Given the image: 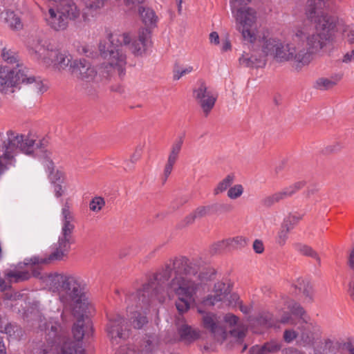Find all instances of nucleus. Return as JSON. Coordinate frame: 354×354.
Here are the masks:
<instances>
[{"instance_id":"f257e3e1","label":"nucleus","mask_w":354,"mask_h":354,"mask_svg":"<svg viewBox=\"0 0 354 354\" xmlns=\"http://www.w3.org/2000/svg\"><path fill=\"white\" fill-rule=\"evenodd\" d=\"M216 271L212 268L201 270L200 261L185 256L170 259L165 267L152 275L150 283L145 286L147 291L149 286L154 292L147 299H143L146 304L153 298L165 301L167 295L174 293L177 296L176 307L180 314L189 310L191 302L194 301L201 285L215 278Z\"/></svg>"},{"instance_id":"f03ea898","label":"nucleus","mask_w":354,"mask_h":354,"mask_svg":"<svg viewBox=\"0 0 354 354\" xmlns=\"http://www.w3.org/2000/svg\"><path fill=\"white\" fill-rule=\"evenodd\" d=\"M131 38L127 33H110L108 35V41H101L99 44V50L102 57L108 62L104 64V67H109L117 71L122 77L125 75L127 56L124 52V47L129 45Z\"/></svg>"},{"instance_id":"7ed1b4c3","label":"nucleus","mask_w":354,"mask_h":354,"mask_svg":"<svg viewBox=\"0 0 354 354\" xmlns=\"http://www.w3.org/2000/svg\"><path fill=\"white\" fill-rule=\"evenodd\" d=\"M60 324L50 322L46 330V341L35 344L32 354H84V350L71 342H66L65 335L58 334Z\"/></svg>"},{"instance_id":"20e7f679","label":"nucleus","mask_w":354,"mask_h":354,"mask_svg":"<svg viewBox=\"0 0 354 354\" xmlns=\"http://www.w3.org/2000/svg\"><path fill=\"white\" fill-rule=\"evenodd\" d=\"M52 283L59 292L60 301L65 306L81 307L86 300V283L84 280L75 274H59L52 277Z\"/></svg>"},{"instance_id":"39448f33","label":"nucleus","mask_w":354,"mask_h":354,"mask_svg":"<svg viewBox=\"0 0 354 354\" xmlns=\"http://www.w3.org/2000/svg\"><path fill=\"white\" fill-rule=\"evenodd\" d=\"M152 276L150 277L147 283L143 284L142 287L135 292L127 295L125 302L127 304V310L130 312L129 322L136 329H142L144 326L148 323V319L146 313H141L138 310L133 311V307L137 309L147 310L149 306L156 301L162 303L156 298L151 299L149 304H145L143 299H147L150 295L153 293L154 288L149 286L147 291L144 290L145 286L150 283Z\"/></svg>"},{"instance_id":"423d86ee","label":"nucleus","mask_w":354,"mask_h":354,"mask_svg":"<svg viewBox=\"0 0 354 354\" xmlns=\"http://www.w3.org/2000/svg\"><path fill=\"white\" fill-rule=\"evenodd\" d=\"M7 135L8 139L6 141H4L3 146L4 153L0 156V166H3L5 163L10 161L17 150L30 155L35 148H44L47 143L43 139L35 144V140L24 135H19L12 131H8Z\"/></svg>"},{"instance_id":"0eeeda50","label":"nucleus","mask_w":354,"mask_h":354,"mask_svg":"<svg viewBox=\"0 0 354 354\" xmlns=\"http://www.w3.org/2000/svg\"><path fill=\"white\" fill-rule=\"evenodd\" d=\"M250 1L251 0H230V6L232 12L239 24L238 30L241 32L245 40L252 43L256 37L252 28L255 24L257 17L254 9L245 8Z\"/></svg>"},{"instance_id":"6e6552de","label":"nucleus","mask_w":354,"mask_h":354,"mask_svg":"<svg viewBox=\"0 0 354 354\" xmlns=\"http://www.w3.org/2000/svg\"><path fill=\"white\" fill-rule=\"evenodd\" d=\"M74 242L73 237L64 236L61 234L58 241L54 245L55 250L48 257H40L33 256L30 258H26L24 262L18 263L19 268H22V264L26 266H35L41 264H48L53 261H60L66 257L70 250L71 245Z\"/></svg>"},{"instance_id":"1a4fd4ad","label":"nucleus","mask_w":354,"mask_h":354,"mask_svg":"<svg viewBox=\"0 0 354 354\" xmlns=\"http://www.w3.org/2000/svg\"><path fill=\"white\" fill-rule=\"evenodd\" d=\"M329 35L317 30L315 32L307 35L304 31L298 30L295 33V39H294L304 41L306 46L315 54L333 41Z\"/></svg>"},{"instance_id":"9d476101","label":"nucleus","mask_w":354,"mask_h":354,"mask_svg":"<svg viewBox=\"0 0 354 354\" xmlns=\"http://www.w3.org/2000/svg\"><path fill=\"white\" fill-rule=\"evenodd\" d=\"M107 324L106 331L111 340L117 342V339H124L129 337V330L125 326V319L118 313H106Z\"/></svg>"},{"instance_id":"9b49d317","label":"nucleus","mask_w":354,"mask_h":354,"mask_svg":"<svg viewBox=\"0 0 354 354\" xmlns=\"http://www.w3.org/2000/svg\"><path fill=\"white\" fill-rule=\"evenodd\" d=\"M72 333L74 337L75 341H72L68 337L67 333L62 329L60 326V330H59L58 334H63L65 335L66 342H71L75 343V344L80 346L83 350H84L82 346L81 341L84 338V336L88 337H91L93 334V326L92 322L89 319L86 317V321L84 320V316L83 314L80 315L77 318L76 322L73 324L72 328ZM85 353V351H84Z\"/></svg>"},{"instance_id":"f8f14e48","label":"nucleus","mask_w":354,"mask_h":354,"mask_svg":"<svg viewBox=\"0 0 354 354\" xmlns=\"http://www.w3.org/2000/svg\"><path fill=\"white\" fill-rule=\"evenodd\" d=\"M193 95L205 115L207 116L215 105L217 96L208 89L203 80L198 81V87L193 91Z\"/></svg>"},{"instance_id":"ddd939ff","label":"nucleus","mask_w":354,"mask_h":354,"mask_svg":"<svg viewBox=\"0 0 354 354\" xmlns=\"http://www.w3.org/2000/svg\"><path fill=\"white\" fill-rule=\"evenodd\" d=\"M298 328L299 342L304 346H314L321 339V328L316 322H302Z\"/></svg>"},{"instance_id":"4468645a","label":"nucleus","mask_w":354,"mask_h":354,"mask_svg":"<svg viewBox=\"0 0 354 354\" xmlns=\"http://www.w3.org/2000/svg\"><path fill=\"white\" fill-rule=\"evenodd\" d=\"M306 184V183L304 180L295 182L288 187L283 188L281 191L265 197L262 200L261 203L263 206L270 207L274 203L292 196L297 192L304 187Z\"/></svg>"},{"instance_id":"2eb2a0df","label":"nucleus","mask_w":354,"mask_h":354,"mask_svg":"<svg viewBox=\"0 0 354 354\" xmlns=\"http://www.w3.org/2000/svg\"><path fill=\"white\" fill-rule=\"evenodd\" d=\"M71 73L77 78L86 82H93L97 75L95 67L85 59H75L70 65Z\"/></svg>"},{"instance_id":"dca6fc26","label":"nucleus","mask_w":354,"mask_h":354,"mask_svg":"<svg viewBox=\"0 0 354 354\" xmlns=\"http://www.w3.org/2000/svg\"><path fill=\"white\" fill-rule=\"evenodd\" d=\"M203 325L209 330L216 341L223 343L227 337L226 330L218 326L216 322V315L214 313H205L203 317Z\"/></svg>"},{"instance_id":"f3484780","label":"nucleus","mask_w":354,"mask_h":354,"mask_svg":"<svg viewBox=\"0 0 354 354\" xmlns=\"http://www.w3.org/2000/svg\"><path fill=\"white\" fill-rule=\"evenodd\" d=\"M151 30L149 28L140 30L138 39H134L130 46L132 53L136 56L142 55L151 45Z\"/></svg>"},{"instance_id":"a211bd4d","label":"nucleus","mask_w":354,"mask_h":354,"mask_svg":"<svg viewBox=\"0 0 354 354\" xmlns=\"http://www.w3.org/2000/svg\"><path fill=\"white\" fill-rule=\"evenodd\" d=\"M45 20L48 26L55 31L65 30L69 24L66 17H64L59 8L57 10L50 8L46 15Z\"/></svg>"},{"instance_id":"6ab92c4d","label":"nucleus","mask_w":354,"mask_h":354,"mask_svg":"<svg viewBox=\"0 0 354 354\" xmlns=\"http://www.w3.org/2000/svg\"><path fill=\"white\" fill-rule=\"evenodd\" d=\"M231 289L229 284L223 281H218L214 284V295H208L204 300L205 305L214 306L218 301H223L230 293Z\"/></svg>"},{"instance_id":"aec40b11","label":"nucleus","mask_w":354,"mask_h":354,"mask_svg":"<svg viewBox=\"0 0 354 354\" xmlns=\"http://www.w3.org/2000/svg\"><path fill=\"white\" fill-rule=\"evenodd\" d=\"M62 232L61 234L64 236L73 237V233L75 230V225L73 223L75 218L73 214L71 211V207L68 202H66L62 209Z\"/></svg>"},{"instance_id":"412c9836","label":"nucleus","mask_w":354,"mask_h":354,"mask_svg":"<svg viewBox=\"0 0 354 354\" xmlns=\"http://www.w3.org/2000/svg\"><path fill=\"white\" fill-rule=\"evenodd\" d=\"M292 50L293 51L292 60L298 64L303 66L307 65L313 59L314 53L306 46L304 41L292 47Z\"/></svg>"},{"instance_id":"4be33fe9","label":"nucleus","mask_w":354,"mask_h":354,"mask_svg":"<svg viewBox=\"0 0 354 354\" xmlns=\"http://www.w3.org/2000/svg\"><path fill=\"white\" fill-rule=\"evenodd\" d=\"M48 62L46 64H53L59 69H64L67 66L70 67L72 61V57L67 52H62L59 50H53L50 52V57Z\"/></svg>"},{"instance_id":"5701e85b","label":"nucleus","mask_w":354,"mask_h":354,"mask_svg":"<svg viewBox=\"0 0 354 354\" xmlns=\"http://www.w3.org/2000/svg\"><path fill=\"white\" fill-rule=\"evenodd\" d=\"M58 8L68 21H76L82 15L81 9L72 0L63 1Z\"/></svg>"},{"instance_id":"b1692460","label":"nucleus","mask_w":354,"mask_h":354,"mask_svg":"<svg viewBox=\"0 0 354 354\" xmlns=\"http://www.w3.org/2000/svg\"><path fill=\"white\" fill-rule=\"evenodd\" d=\"M5 22L12 30H21L24 28L22 13L11 10H6L1 14Z\"/></svg>"},{"instance_id":"393cba45","label":"nucleus","mask_w":354,"mask_h":354,"mask_svg":"<svg viewBox=\"0 0 354 354\" xmlns=\"http://www.w3.org/2000/svg\"><path fill=\"white\" fill-rule=\"evenodd\" d=\"M50 153L45 151L44 154V163L48 171V178L52 183H63L64 174L62 172L57 170L55 171V165L53 160L50 158Z\"/></svg>"},{"instance_id":"a878e982","label":"nucleus","mask_w":354,"mask_h":354,"mask_svg":"<svg viewBox=\"0 0 354 354\" xmlns=\"http://www.w3.org/2000/svg\"><path fill=\"white\" fill-rule=\"evenodd\" d=\"M180 340L190 344L200 337V332L187 324H183L178 328Z\"/></svg>"},{"instance_id":"bb28decb","label":"nucleus","mask_w":354,"mask_h":354,"mask_svg":"<svg viewBox=\"0 0 354 354\" xmlns=\"http://www.w3.org/2000/svg\"><path fill=\"white\" fill-rule=\"evenodd\" d=\"M296 289L303 294L305 300L312 303L314 300V289L310 282L305 279L299 278L295 285Z\"/></svg>"},{"instance_id":"cd10ccee","label":"nucleus","mask_w":354,"mask_h":354,"mask_svg":"<svg viewBox=\"0 0 354 354\" xmlns=\"http://www.w3.org/2000/svg\"><path fill=\"white\" fill-rule=\"evenodd\" d=\"M31 50L37 59H41L46 63L49 59L48 57H50V52L53 51V49H49L46 46V42L39 39L32 44Z\"/></svg>"},{"instance_id":"c85d7f7f","label":"nucleus","mask_w":354,"mask_h":354,"mask_svg":"<svg viewBox=\"0 0 354 354\" xmlns=\"http://www.w3.org/2000/svg\"><path fill=\"white\" fill-rule=\"evenodd\" d=\"M294 228V223L290 219H285L281 223L279 231L276 237V242L281 246L285 245L288 238V233Z\"/></svg>"},{"instance_id":"c756f323","label":"nucleus","mask_w":354,"mask_h":354,"mask_svg":"<svg viewBox=\"0 0 354 354\" xmlns=\"http://www.w3.org/2000/svg\"><path fill=\"white\" fill-rule=\"evenodd\" d=\"M139 15L145 26H156L158 17L152 9L148 7L140 6L139 8Z\"/></svg>"},{"instance_id":"7c9ffc66","label":"nucleus","mask_w":354,"mask_h":354,"mask_svg":"<svg viewBox=\"0 0 354 354\" xmlns=\"http://www.w3.org/2000/svg\"><path fill=\"white\" fill-rule=\"evenodd\" d=\"M337 351L336 344L330 339H325L324 342L314 347V354H335Z\"/></svg>"},{"instance_id":"2f4dec72","label":"nucleus","mask_w":354,"mask_h":354,"mask_svg":"<svg viewBox=\"0 0 354 354\" xmlns=\"http://www.w3.org/2000/svg\"><path fill=\"white\" fill-rule=\"evenodd\" d=\"M4 276L11 284L12 282L19 283L28 280L30 274L28 271L7 270L4 272Z\"/></svg>"},{"instance_id":"473e14b6","label":"nucleus","mask_w":354,"mask_h":354,"mask_svg":"<svg viewBox=\"0 0 354 354\" xmlns=\"http://www.w3.org/2000/svg\"><path fill=\"white\" fill-rule=\"evenodd\" d=\"M208 214H212L209 205L200 206L197 207L192 213L187 216L184 222L185 225H190L194 222L197 218H201Z\"/></svg>"},{"instance_id":"72a5a7b5","label":"nucleus","mask_w":354,"mask_h":354,"mask_svg":"<svg viewBox=\"0 0 354 354\" xmlns=\"http://www.w3.org/2000/svg\"><path fill=\"white\" fill-rule=\"evenodd\" d=\"M279 46H280V40L274 38H263L262 51L264 56L272 55L274 57Z\"/></svg>"},{"instance_id":"f704fd0d","label":"nucleus","mask_w":354,"mask_h":354,"mask_svg":"<svg viewBox=\"0 0 354 354\" xmlns=\"http://www.w3.org/2000/svg\"><path fill=\"white\" fill-rule=\"evenodd\" d=\"M14 71L7 66L0 67V87H13Z\"/></svg>"},{"instance_id":"c9c22d12","label":"nucleus","mask_w":354,"mask_h":354,"mask_svg":"<svg viewBox=\"0 0 354 354\" xmlns=\"http://www.w3.org/2000/svg\"><path fill=\"white\" fill-rule=\"evenodd\" d=\"M292 55L293 51L292 50V47L288 44L283 46L280 41V46H279V49H277L274 53V58L279 62H285L292 60Z\"/></svg>"},{"instance_id":"e433bc0d","label":"nucleus","mask_w":354,"mask_h":354,"mask_svg":"<svg viewBox=\"0 0 354 354\" xmlns=\"http://www.w3.org/2000/svg\"><path fill=\"white\" fill-rule=\"evenodd\" d=\"M235 179V176L233 174H230L225 176L221 181H220L214 189V194L218 195L221 193L229 189L230 186L233 184Z\"/></svg>"},{"instance_id":"4c0bfd02","label":"nucleus","mask_w":354,"mask_h":354,"mask_svg":"<svg viewBox=\"0 0 354 354\" xmlns=\"http://www.w3.org/2000/svg\"><path fill=\"white\" fill-rule=\"evenodd\" d=\"M342 78L341 75H337L335 80L321 77L316 81V88L320 90H328L336 85Z\"/></svg>"},{"instance_id":"58836bf2","label":"nucleus","mask_w":354,"mask_h":354,"mask_svg":"<svg viewBox=\"0 0 354 354\" xmlns=\"http://www.w3.org/2000/svg\"><path fill=\"white\" fill-rule=\"evenodd\" d=\"M184 142V136H178L171 145L168 158L176 160L178 158Z\"/></svg>"},{"instance_id":"ea45409f","label":"nucleus","mask_w":354,"mask_h":354,"mask_svg":"<svg viewBox=\"0 0 354 354\" xmlns=\"http://www.w3.org/2000/svg\"><path fill=\"white\" fill-rule=\"evenodd\" d=\"M295 247L297 250L301 254L312 257L320 263V258L319 257L317 253L311 247L300 243L297 244Z\"/></svg>"},{"instance_id":"a19ab883","label":"nucleus","mask_w":354,"mask_h":354,"mask_svg":"<svg viewBox=\"0 0 354 354\" xmlns=\"http://www.w3.org/2000/svg\"><path fill=\"white\" fill-rule=\"evenodd\" d=\"M226 240L228 249L230 250L241 248L245 247L246 245L245 239L241 236H237L233 238L226 239Z\"/></svg>"},{"instance_id":"79ce46f5","label":"nucleus","mask_w":354,"mask_h":354,"mask_svg":"<svg viewBox=\"0 0 354 354\" xmlns=\"http://www.w3.org/2000/svg\"><path fill=\"white\" fill-rule=\"evenodd\" d=\"M211 214L227 213L232 210L233 207L228 203H214L209 205Z\"/></svg>"},{"instance_id":"37998d69","label":"nucleus","mask_w":354,"mask_h":354,"mask_svg":"<svg viewBox=\"0 0 354 354\" xmlns=\"http://www.w3.org/2000/svg\"><path fill=\"white\" fill-rule=\"evenodd\" d=\"M30 76L25 73L24 70L19 69L17 71H14L13 75V87L17 86L19 84H28Z\"/></svg>"},{"instance_id":"c03bdc74","label":"nucleus","mask_w":354,"mask_h":354,"mask_svg":"<svg viewBox=\"0 0 354 354\" xmlns=\"http://www.w3.org/2000/svg\"><path fill=\"white\" fill-rule=\"evenodd\" d=\"M247 328L243 326H238L236 328H234L230 331L232 337L236 339L239 344H242L246 335Z\"/></svg>"},{"instance_id":"a18cd8bd","label":"nucleus","mask_w":354,"mask_h":354,"mask_svg":"<svg viewBox=\"0 0 354 354\" xmlns=\"http://www.w3.org/2000/svg\"><path fill=\"white\" fill-rule=\"evenodd\" d=\"M263 345L266 354L276 353L281 348V344L274 340L267 342Z\"/></svg>"},{"instance_id":"49530a36","label":"nucleus","mask_w":354,"mask_h":354,"mask_svg":"<svg viewBox=\"0 0 354 354\" xmlns=\"http://www.w3.org/2000/svg\"><path fill=\"white\" fill-rule=\"evenodd\" d=\"M289 309L292 314L299 317L303 320V322L306 321V311L299 304L294 302L292 304L289 306Z\"/></svg>"},{"instance_id":"de8ad7c7","label":"nucleus","mask_w":354,"mask_h":354,"mask_svg":"<svg viewBox=\"0 0 354 354\" xmlns=\"http://www.w3.org/2000/svg\"><path fill=\"white\" fill-rule=\"evenodd\" d=\"M28 84L31 85L34 91L43 93L46 91V88L39 78L36 79L35 77L30 76Z\"/></svg>"},{"instance_id":"09e8293b","label":"nucleus","mask_w":354,"mask_h":354,"mask_svg":"<svg viewBox=\"0 0 354 354\" xmlns=\"http://www.w3.org/2000/svg\"><path fill=\"white\" fill-rule=\"evenodd\" d=\"M243 187L241 184H237L230 187L227 191V196L230 199H236L239 198L243 193Z\"/></svg>"},{"instance_id":"8fccbe9b","label":"nucleus","mask_w":354,"mask_h":354,"mask_svg":"<svg viewBox=\"0 0 354 354\" xmlns=\"http://www.w3.org/2000/svg\"><path fill=\"white\" fill-rule=\"evenodd\" d=\"M104 205V199L102 197L96 196L89 203V208L91 211L99 212Z\"/></svg>"},{"instance_id":"3c124183","label":"nucleus","mask_w":354,"mask_h":354,"mask_svg":"<svg viewBox=\"0 0 354 354\" xmlns=\"http://www.w3.org/2000/svg\"><path fill=\"white\" fill-rule=\"evenodd\" d=\"M193 71L192 66H188L184 69H180L177 64L174 68V80H178L181 77L191 73Z\"/></svg>"},{"instance_id":"603ef678","label":"nucleus","mask_w":354,"mask_h":354,"mask_svg":"<svg viewBox=\"0 0 354 354\" xmlns=\"http://www.w3.org/2000/svg\"><path fill=\"white\" fill-rule=\"evenodd\" d=\"M106 0H85L86 8L92 10H97L102 8Z\"/></svg>"},{"instance_id":"864d4df0","label":"nucleus","mask_w":354,"mask_h":354,"mask_svg":"<svg viewBox=\"0 0 354 354\" xmlns=\"http://www.w3.org/2000/svg\"><path fill=\"white\" fill-rule=\"evenodd\" d=\"M176 160L168 158L167 162L165 165L163 173V183H165L167 180L168 177L171 174L174 165H175Z\"/></svg>"},{"instance_id":"5fc2aeb1","label":"nucleus","mask_w":354,"mask_h":354,"mask_svg":"<svg viewBox=\"0 0 354 354\" xmlns=\"http://www.w3.org/2000/svg\"><path fill=\"white\" fill-rule=\"evenodd\" d=\"M154 348V344L150 339H145L141 345V353L142 354H150Z\"/></svg>"},{"instance_id":"6e6d98bb","label":"nucleus","mask_w":354,"mask_h":354,"mask_svg":"<svg viewBox=\"0 0 354 354\" xmlns=\"http://www.w3.org/2000/svg\"><path fill=\"white\" fill-rule=\"evenodd\" d=\"M2 57L8 63L14 64L17 62V57L14 53L11 50H7L6 48L2 50Z\"/></svg>"},{"instance_id":"4d7b16f0","label":"nucleus","mask_w":354,"mask_h":354,"mask_svg":"<svg viewBox=\"0 0 354 354\" xmlns=\"http://www.w3.org/2000/svg\"><path fill=\"white\" fill-rule=\"evenodd\" d=\"M297 337H299V333L294 330H285L283 332V339L287 343L292 342Z\"/></svg>"},{"instance_id":"13d9d810","label":"nucleus","mask_w":354,"mask_h":354,"mask_svg":"<svg viewBox=\"0 0 354 354\" xmlns=\"http://www.w3.org/2000/svg\"><path fill=\"white\" fill-rule=\"evenodd\" d=\"M4 293H3V298L6 300H10V301H14V300H17L19 298V297H21V295L17 292H14L11 288H8L7 290L6 291H3Z\"/></svg>"},{"instance_id":"bf43d9fd","label":"nucleus","mask_w":354,"mask_h":354,"mask_svg":"<svg viewBox=\"0 0 354 354\" xmlns=\"http://www.w3.org/2000/svg\"><path fill=\"white\" fill-rule=\"evenodd\" d=\"M251 57L252 58V61L254 63V68H261L266 66V59L265 56H257L254 55H252Z\"/></svg>"},{"instance_id":"052dcab7","label":"nucleus","mask_w":354,"mask_h":354,"mask_svg":"<svg viewBox=\"0 0 354 354\" xmlns=\"http://www.w3.org/2000/svg\"><path fill=\"white\" fill-rule=\"evenodd\" d=\"M115 354H138L137 351L131 346L124 345L120 346Z\"/></svg>"},{"instance_id":"680f3d73","label":"nucleus","mask_w":354,"mask_h":354,"mask_svg":"<svg viewBox=\"0 0 354 354\" xmlns=\"http://www.w3.org/2000/svg\"><path fill=\"white\" fill-rule=\"evenodd\" d=\"M227 240L224 239L221 241H218L214 243L212 247V251L214 253H217L221 252L223 250L228 249V246L227 245Z\"/></svg>"},{"instance_id":"e2e57ef3","label":"nucleus","mask_w":354,"mask_h":354,"mask_svg":"<svg viewBox=\"0 0 354 354\" xmlns=\"http://www.w3.org/2000/svg\"><path fill=\"white\" fill-rule=\"evenodd\" d=\"M239 317L234 314L227 313L224 316L223 320L225 322L228 324L230 326H234L237 325L239 322Z\"/></svg>"},{"instance_id":"0e129e2a","label":"nucleus","mask_w":354,"mask_h":354,"mask_svg":"<svg viewBox=\"0 0 354 354\" xmlns=\"http://www.w3.org/2000/svg\"><path fill=\"white\" fill-rule=\"evenodd\" d=\"M260 323L264 324L267 327H271L274 325L272 315L269 313L263 314L259 317Z\"/></svg>"},{"instance_id":"69168bd1","label":"nucleus","mask_w":354,"mask_h":354,"mask_svg":"<svg viewBox=\"0 0 354 354\" xmlns=\"http://www.w3.org/2000/svg\"><path fill=\"white\" fill-rule=\"evenodd\" d=\"M342 148V146L339 143H335L330 145L327 146L324 150L323 153L324 154H330L333 153H335L339 151Z\"/></svg>"},{"instance_id":"338daca9","label":"nucleus","mask_w":354,"mask_h":354,"mask_svg":"<svg viewBox=\"0 0 354 354\" xmlns=\"http://www.w3.org/2000/svg\"><path fill=\"white\" fill-rule=\"evenodd\" d=\"M252 58L250 57H245V55H242L239 59V63L241 65H243L245 67L249 68H254V63L252 61Z\"/></svg>"},{"instance_id":"774afa93","label":"nucleus","mask_w":354,"mask_h":354,"mask_svg":"<svg viewBox=\"0 0 354 354\" xmlns=\"http://www.w3.org/2000/svg\"><path fill=\"white\" fill-rule=\"evenodd\" d=\"M249 354H266L264 350L263 345H254L249 350Z\"/></svg>"}]
</instances>
